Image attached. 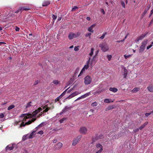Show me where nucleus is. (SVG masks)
Masks as SVG:
<instances>
[{
	"instance_id": "obj_3",
	"label": "nucleus",
	"mask_w": 153,
	"mask_h": 153,
	"mask_svg": "<svg viewBox=\"0 0 153 153\" xmlns=\"http://www.w3.org/2000/svg\"><path fill=\"white\" fill-rule=\"evenodd\" d=\"M102 146L100 143H98L96 145L95 150L96 153H101L103 151Z\"/></svg>"
},
{
	"instance_id": "obj_52",
	"label": "nucleus",
	"mask_w": 153,
	"mask_h": 153,
	"mask_svg": "<svg viewBox=\"0 0 153 153\" xmlns=\"http://www.w3.org/2000/svg\"><path fill=\"white\" fill-rule=\"evenodd\" d=\"M38 134H39L41 135H42L43 134V131H39L38 133Z\"/></svg>"
},
{
	"instance_id": "obj_19",
	"label": "nucleus",
	"mask_w": 153,
	"mask_h": 153,
	"mask_svg": "<svg viewBox=\"0 0 153 153\" xmlns=\"http://www.w3.org/2000/svg\"><path fill=\"white\" fill-rule=\"evenodd\" d=\"M36 120V118H32L30 120H29L28 122L25 123L26 125H28L30 124L32 122H34Z\"/></svg>"
},
{
	"instance_id": "obj_33",
	"label": "nucleus",
	"mask_w": 153,
	"mask_h": 153,
	"mask_svg": "<svg viewBox=\"0 0 153 153\" xmlns=\"http://www.w3.org/2000/svg\"><path fill=\"white\" fill-rule=\"evenodd\" d=\"M97 103L96 102H93L91 104V106L92 107L96 106H97Z\"/></svg>"
},
{
	"instance_id": "obj_31",
	"label": "nucleus",
	"mask_w": 153,
	"mask_h": 153,
	"mask_svg": "<svg viewBox=\"0 0 153 153\" xmlns=\"http://www.w3.org/2000/svg\"><path fill=\"white\" fill-rule=\"evenodd\" d=\"M107 34L106 32H105L103 33L102 35L100 37V39H103L105 37V35Z\"/></svg>"
},
{
	"instance_id": "obj_37",
	"label": "nucleus",
	"mask_w": 153,
	"mask_h": 153,
	"mask_svg": "<svg viewBox=\"0 0 153 153\" xmlns=\"http://www.w3.org/2000/svg\"><path fill=\"white\" fill-rule=\"evenodd\" d=\"M53 83L56 85H58L59 83V82L57 80H54L53 82Z\"/></svg>"
},
{
	"instance_id": "obj_62",
	"label": "nucleus",
	"mask_w": 153,
	"mask_h": 153,
	"mask_svg": "<svg viewBox=\"0 0 153 153\" xmlns=\"http://www.w3.org/2000/svg\"><path fill=\"white\" fill-rule=\"evenodd\" d=\"M62 19V17H59L58 19V21H59L60 20H61V19Z\"/></svg>"
},
{
	"instance_id": "obj_32",
	"label": "nucleus",
	"mask_w": 153,
	"mask_h": 153,
	"mask_svg": "<svg viewBox=\"0 0 153 153\" xmlns=\"http://www.w3.org/2000/svg\"><path fill=\"white\" fill-rule=\"evenodd\" d=\"M94 51V49L93 48H92L91 49V52L89 54V55L91 56L93 54Z\"/></svg>"
},
{
	"instance_id": "obj_46",
	"label": "nucleus",
	"mask_w": 153,
	"mask_h": 153,
	"mask_svg": "<svg viewBox=\"0 0 153 153\" xmlns=\"http://www.w3.org/2000/svg\"><path fill=\"white\" fill-rule=\"evenodd\" d=\"M131 56V55H124V57L125 59H127V58L130 57Z\"/></svg>"
},
{
	"instance_id": "obj_11",
	"label": "nucleus",
	"mask_w": 153,
	"mask_h": 153,
	"mask_svg": "<svg viewBox=\"0 0 153 153\" xmlns=\"http://www.w3.org/2000/svg\"><path fill=\"white\" fill-rule=\"evenodd\" d=\"M79 94V93L78 91H75V92L71 94V95H70L68 97H67V99H70L71 98L74 96L77 95Z\"/></svg>"
},
{
	"instance_id": "obj_53",
	"label": "nucleus",
	"mask_w": 153,
	"mask_h": 153,
	"mask_svg": "<svg viewBox=\"0 0 153 153\" xmlns=\"http://www.w3.org/2000/svg\"><path fill=\"white\" fill-rule=\"evenodd\" d=\"M152 114V112H150L148 113H146L145 114V115L146 117H148L149 115H150Z\"/></svg>"
},
{
	"instance_id": "obj_2",
	"label": "nucleus",
	"mask_w": 153,
	"mask_h": 153,
	"mask_svg": "<svg viewBox=\"0 0 153 153\" xmlns=\"http://www.w3.org/2000/svg\"><path fill=\"white\" fill-rule=\"evenodd\" d=\"M148 42V40L147 39H145L142 42L140 48L139 52L141 53L144 50Z\"/></svg>"
},
{
	"instance_id": "obj_44",
	"label": "nucleus",
	"mask_w": 153,
	"mask_h": 153,
	"mask_svg": "<svg viewBox=\"0 0 153 153\" xmlns=\"http://www.w3.org/2000/svg\"><path fill=\"white\" fill-rule=\"evenodd\" d=\"M78 8V7L77 6H75L73 7L72 8L71 11H74L75 10L77 9Z\"/></svg>"
},
{
	"instance_id": "obj_39",
	"label": "nucleus",
	"mask_w": 153,
	"mask_h": 153,
	"mask_svg": "<svg viewBox=\"0 0 153 153\" xmlns=\"http://www.w3.org/2000/svg\"><path fill=\"white\" fill-rule=\"evenodd\" d=\"M107 58L109 61H110L112 58V56L111 55H108L107 56Z\"/></svg>"
},
{
	"instance_id": "obj_60",
	"label": "nucleus",
	"mask_w": 153,
	"mask_h": 153,
	"mask_svg": "<svg viewBox=\"0 0 153 153\" xmlns=\"http://www.w3.org/2000/svg\"><path fill=\"white\" fill-rule=\"evenodd\" d=\"M57 141V140L56 139H54L53 140V143H56Z\"/></svg>"
},
{
	"instance_id": "obj_28",
	"label": "nucleus",
	"mask_w": 153,
	"mask_h": 153,
	"mask_svg": "<svg viewBox=\"0 0 153 153\" xmlns=\"http://www.w3.org/2000/svg\"><path fill=\"white\" fill-rule=\"evenodd\" d=\"M85 69L83 68L80 71L79 75H78V76H81L82 74L83 73L85 72Z\"/></svg>"
},
{
	"instance_id": "obj_45",
	"label": "nucleus",
	"mask_w": 153,
	"mask_h": 153,
	"mask_svg": "<svg viewBox=\"0 0 153 153\" xmlns=\"http://www.w3.org/2000/svg\"><path fill=\"white\" fill-rule=\"evenodd\" d=\"M25 125H26V124H25H25L24 123V122H22L21 123V124L20 125V127H22V126H24Z\"/></svg>"
},
{
	"instance_id": "obj_1",
	"label": "nucleus",
	"mask_w": 153,
	"mask_h": 153,
	"mask_svg": "<svg viewBox=\"0 0 153 153\" xmlns=\"http://www.w3.org/2000/svg\"><path fill=\"white\" fill-rule=\"evenodd\" d=\"M42 109L41 108L39 107L37 109L33 111L32 114H21L20 117H23V120H25L26 119L32 118L33 117L36 116V114L42 111Z\"/></svg>"
},
{
	"instance_id": "obj_61",
	"label": "nucleus",
	"mask_w": 153,
	"mask_h": 153,
	"mask_svg": "<svg viewBox=\"0 0 153 153\" xmlns=\"http://www.w3.org/2000/svg\"><path fill=\"white\" fill-rule=\"evenodd\" d=\"M127 73H124V78H126L127 76Z\"/></svg>"
},
{
	"instance_id": "obj_49",
	"label": "nucleus",
	"mask_w": 153,
	"mask_h": 153,
	"mask_svg": "<svg viewBox=\"0 0 153 153\" xmlns=\"http://www.w3.org/2000/svg\"><path fill=\"white\" fill-rule=\"evenodd\" d=\"M4 116V114L3 113H1L0 114V118H3Z\"/></svg>"
},
{
	"instance_id": "obj_38",
	"label": "nucleus",
	"mask_w": 153,
	"mask_h": 153,
	"mask_svg": "<svg viewBox=\"0 0 153 153\" xmlns=\"http://www.w3.org/2000/svg\"><path fill=\"white\" fill-rule=\"evenodd\" d=\"M114 108V107L113 106H108L106 109V110H109L113 109Z\"/></svg>"
},
{
	"instance_id": "obj_15",
	"label": "nucleus",
	"mask_w": 153,
	"mask_h": 153,
	"mask_svg": "<svg viewBox=\"0 0 153 153\" xmlns=\"http://www.w3.org/2000/svg\"><path fill=\"white\" fill-rule=\"evenodd\" d=\"M14 148V147L13 145H9L7 146L6 147V150L7 151L8 150L11 151L13 150Z\"/></svg>"
},
{
	"instance_id": "obj_30",
	"label": "nucleus",
	"mask_w": 153,
	"mask_h": 153,
	"mask_svg": "<svg viewBox=\"0 0 153 153\" xmlns=\"http://www.w3.org/2000/svg\"><path fill=\"white\" fill-rule=\"evenodd\" d=\"M15 107V105H10L7 108L8 110H10L13 108H14Z\"/></svg>"
},
{
	"instance_id": "obj_8",
	"label": "nucleus",
	"mask_w": 153,
	"mask_h": 153,
	"mask_svg": "<svg viewBox=\"0 0 153 153\" xmlns=\"http://www.w3.org/2000/svg\"><path fill=\"white\" fill-rule=\"evenodd\" d=\"M88 131L87 128L85 127H82L80 128L79 131L82 134H85Z\"/></svg>"
},
{
	"instance_id": "obj_10",
	"label": "nucleus",
	"mask_w": 153,
	"mask_h": 153,
	"mask_svg": "<svg viewBox=\"0 0 153 153\" xmlns=\"http://www.w3.org/2000/svg\"><path fill=\"white\" fill-rule=\"evenodd\" d=\"M147 33L143 34L140 36L138 37L135 40V42H138L140 40H141L144 38L147 35Z\"/></svg>"
},
{
	"instance_id": "obj_20",
	"label": "nucleus",
	"mask_w": 153,
	"mask_h": 153,
	"mask_svg": "<svg viewBox=\"0 0 153 153\" xmlns=\"http://www.w3.org/2000/svg\"><path fill=\"white\" fill-rule=\"evenodd\" d=\"M114 100H113L112 101H111V99H106L104 100V102L105 103H109L111 102H114Z\"/></svg>"
},
{
	"instance_id": "obj_6",
	"label": "nucleus",
	"mask_w": 153,
	"mask_h": 153,
	"mask_svg": "<svg viewBox=\"0 0 153 153\" xmlns=\"http://www.w3.org/2000/svg\"><path fill=\"white\" fill-rule=\"evenodd\" d=\"M95 56L94 57V58L92 59L91 62H90L91 58L90 57L89 58V59H88V61H87V65H85L84 66V67H83V68H84L85 69H88L89 68V64H90V65L91 66H92V61L93 60Z\"/></svg>"
},
{
	"instance_id": "obj_57",
	"label": "nucleus",
	"mask_w": 153,
	"mask_h": 153,
	"mask_svg": "<svg viewBox=\"0 0 153 153\" xmlns=\"http://www.w3.org/2000/svg\"><path fill=\"white\" fill-rule=\"evenodd\" d=\"M65 120V118H63L60 120L59 122L60 123H62L63 122L64 120Z\"/></svg>"
},
{
	"instance_id": "obj_18",
	"label": "nucleus",
	"mask_w": 153,
	"mask_h": 153,
	"mask_svg": "<svg viewBox=\"0 0 153 153\" xmlns=\"http://www.w3.org/2000/svg\"><path fill=\"white\" fill-rule=\"evenodd\" d=\"M95 26V25H92L88 28V30L91 33H93L94 32V31L92 30V29Z\"/></svg>"
},
{
	"instance_id": "obj_14",
	"label": "nucleus",
	"mask_w": 153,
	"mask_h": 153,
	"mask_svg": "<svg viewBox=\"0 0 153 153\" xmlns=\"http://www.w3.org/2000/svg\"><path fill=\"white\" fill-rule=\"evenodd\" d=\"M50 3V1L49 0H45L42 3L43 6L45 7L49 5Z\"/></svg>"
},
{
	"instance_id": "obj_50",
	"label": "nucleus",
	"mask_w": 153,
	"mask_h": 153,
	"mask_svg": "<svg viewBox=\"0 0 153 153\" xmlns=\"http://www.w3.org/2000/svg\"><path fill=\"white\" fill-rule=\"evenodd\" d=\"M20 28L19 27H18L17 26H16L15 27V30L16 31H19V30Z\"/></svg>"
},
{
	"instance_id": "obj_26",
	"label": "nucleus",
	"mask_w": 153,
	"mask_h": 153,
	"mask_svg": "<svg viewBox=\"0 0 153 153\" xmlns=\"http://www.w3.org/2000/svg\"><path fill=\"white\" fill-rule=\"evenodd\" d=\"M104 91H105V90H104V89H102L100 91H96L94 93V94L96 95L97 94H100V93Z\"/></svg>"
},
{
	"instance_id": "obj_5",
	"label": "nucleus",
	"mask_w": 153,
	"mask_h": 153,
	"mask_svg": "<svg viewBox=\"0 0 153 153\" xmlns=\"http://www.w3.org/2000/svg\"><path fill=\"white\" fill-rule=\"evenodd\" d=\"M84 82L85 85H88L91 83L92 81V79L91 76L87 75L84 78Z\"/></svg>"
},
{
	"instance_id": "obj_47",
	"label": "nucleus",
	"mask_w": 153,
	"mask_h": 153,
	"mask_svg": "<svg viewBox=\"0 0 153 153\" xmlns=\"http://www.w3.org/2000/svg\"><path fill=\"white\" fill-rule=\"evenodd\" d=\"M91 33H88L86 34L85 35V36L86 37H88V36H89V38H90V36L91 35Z\"/></svg>"
},
{
	"instance_id": "obj_17",
	"label": "nucleus",
	"mask_w": 153,
	"mask_h": 153,
	"mask_svg": "<svg viewBox=\"0 0 153 153\" xmlns=\"http://www.w3.org/2000/svg\"><path fill=\"white\" fill-rule=\"evenodd\" d=\"M68 38L70 39H72L74 38H76L75 33H70L68 36Z\"/></svg>"
},
{
	"instance_id": "obj_7",
	"label": "nucleus",
	"mask_w": 153,
	"mask_h": 153,
	"mask_svg": "<svg viewBox=\"0 0 153 153\" xmlns=\"http://www.w3.org/2000/svg\"><path fill=\"white\" fill-rule=\"evenodd\" d=\"M82 137V135H79L75 138L73 140L72 145L73 146H75L79 142Z\"/></svg>"
},
{
	"instance_id": "obj_29",
	"label": "nucleus",
	"mask_w": 153,
	"mask_h": 153,
	"mask_svg": "<svg viewBox=\"0 0 153 153\" xmlns=\"http://www.w3.org/2000/svg\"><path fill=\"white\" fill-rule=\"evenodd\" d=\"M85 69L83 68L80 71L79 75H78V76H81L82 74L83 73L85 72Z\"/></svg>"
},
{
	"instance_id": "obj_36",
	"label": "nucleus",
	"mask_w": 153,
	"mask_h": 153,
	"mask_svg": "<svg viewBox=\"0 0 153 153\" xmlns=\"http://www.w3.org/2000/svg\"><path fill=\"white\" fill-rule=\"evenodd\" d=\"M57 17V16L56 15H55L54 14H53L52 16V18H53V20L54 22L55 20L56 19Z\"/></svg>"
},
{
	"instance_id": "obj_51",
	"label": "nucleus",
	"mask_w": 153,
	"mask_h": 153,
	"mask_svg": "<svg viewBox=\"0 0 153 153\" xmlns=\"http://www.w3.org/2000/svg\"><path fill=\"white\" fill-rule=\"evenodd\" d=\"M74 50L75 51H77L79 50L78 46H76L74 48Z\"/></svg>"
},
{
	"instance_id": "obj_27",
	"label": "nucleus",
	"mask_w": 153,
	"mask_h": 153,
	"mask_svg": "<svg viewBox=\"0 0 153 153\" xmlns=\"http://www.w3.org/2000/svg\"><path fill=\"white\" fill-rule=\"evenodd\" d=\"M69 88H68L66 90H65V91H64L61 95L60 96H59L60 97L62 98V97H63L65 94L66 91H67V90Z\"/></svg>"
},
{
	"instance_id": "obj_58",
	"label": "nucleus",
	"mask_w": 153,
	"mask_h": 153,
	"mask_svg": "<svg viewBox=\"0 0 153 153\" xmlns=\"http://www.w3.org/2000/svg\"><path fill=\"white\" fill-rule=\"evenodd\" d=\"M145 126H144L142 125L139 127V129H140V130H141Z\"/></svg>"
},
{
	"instance_id": "obj_56",
	"label": "nucleus",
	"mask_w": 153,
	"mask_h": 153,
	"mask_svg": "<svg viewBox=\"0 0 153 153\" xmlns=\"http://www.w3.org/2000/svg\"><path fill=\"white\" fill-rule=\"evenodd\" d=\"M91 94V92H89L88 93H87L85 94H84V95H85V96L86 97H87L88 96L90 95Z\"/></svg>"
},
{
	"instance_id": "obj_16",
	"label": "nucleus",
	"mask_w": 153,
	"mask_h": 153,
	"mask_svg": "<svg viewBox=\"0 0 153 153\" xmlns=\"http://www.w3.org/2000/svg\"><path fill=\"white\" fill-rule=\"evenodd\" d=\"M36 130L33 131L30 134L29 136V138H32L36 134Z\"/></svg>"
},
{
	"instance_id": "obj_42",
	"label": "nucleus",
	"mask_w": 153,
	"mask_h": 153,
	"mask_svg": "<svg viewBox=\"0 0 153 153\" xmlns=\"http://www.w3.org/2000/svg\"><path fill=\"white\" fill-rule=\"evenodd\" d=\"M121 5L122 6V7L124 8H125V3L123 1H121Z\"/></svg>"
},
{
	"instance_id": "obj_21",
	"label": "nucleus",
	"mask_w": 153,
	"mask_h": 153,
	"mask_svg": "<svg viewBox=\"0 0 153 153\" xmlns=\"http://www.w3.org/2000/svg\"><path fill=\"white\" fill-rule=\"evenodd\" d=\"M150 6H148L145 9V10L144 11V12H143V13L142 14V15L143 16H144L146 14L148 11L149 10V9L150 8Z\"/></svg>"
},
{
	"instance_id": "obj_54",
	"label": "nucleus",
	"mask_w": 153,
	"mask_h": 153,
	"mask_svg": "<svg viewBox=\"0 0 153 153\" xmlns=\"http://www.w3.org/2000/svg\"><path fill=\"white\" fill-rule=\"evenodd\" d=\"M153 23V18L152 19V20L149 23V26H150Z\"/></svg>"
},
{
	"instance_id": "obj_63",
	"label": "nucleus",
	"mask_w": 153,
	"mask_h": 153,
	"mask_svg": "<svg viewBox=\"0 0 153 153\" xmlns=\"http://www.w3.org/2000/svg\"><path fill=\"white\" fill-rule=\"evenodd\" d=\"M148 124V122H145L143 123V125L144 126H145Z\"/></svg>"
},
{
	"instance_id": "obj_59",
	"label": "nucleus",
	"mask_w": 153,
	"mask_h": 153,
	"mask_svg": "<svg viewBox=\"0 0 153 153\" xmlns=\"http://www.w3.org/2000/svg\"><path fill=\"white\" fill-rule=\"evenodd\" d=\"M124 41V39H123V40H121L117 41L116 42H123Z\"/></svg>"
},
{
	"instance_id": "obj_64",
	"label": "nucleus",
	"mask_w": 153,
	"mask_h": 153,
	"mask_svg": "<svg viewBox=\"0 0 153 153\" xmlns=\"http://www.w3.org/2000/svg\"><path fill=\"white\" fill-rule=\"evenodd\" d=\"M101 11H102V13L103 14H105V11H104V10L103 9H102V10Z\"/></svg>"
},
{
	"instance_id": "obj_4",
	"label": "nucleus",
	"mask_w": 153,
	"mask_h": 153,
	"mask_svg": "<svg viewBox=\"0 0 153 153\" xmlns=\"http://www.w3.org/2000/svg\"><path fill=\"white\" fill-rule=\"evenodd\" d=\"M99 47L101 48V50L104 52L107 51L109 49L108 46L105 43L100 44L99 45Z\"/></svg>"
},
{
	"instance_id": "obj_41",
	"label": "nucleus",
	"mask_w": 153,
	"mask_h": 153,
	"mask_svg": "<svg viewBox=\"0 0 153 153\" xmlns=\"http://www.w3.org/2000/svg\"><path fill=\"white\" fill-rule=\"evenodd\" d=\"M61 98V97L60 96L57 97L55 100V102H56L58 101H59V100Z\"/></svg>"
},
{
	"instance_id": "obj_43",
	"label": "nucleus",
	"mask_w": 153,
	"mask_h": 153,
	"mask_svg": "<svg viewBox=\"0 0 153 153\" xmlns=\"http://www.w3.org/2000/svg\"><path fill=\"white\" fill-rule=\"evenodd\" d=\"M80 34V33L79 32H77L76 34H75L76 38L79 37Z\"/></svg>"
},
{
	"instance_id": "obj_34",
	"label": "nucleus",
	"mask_w": 153,
	"mask_h": 153,
	"mask_svg": "<svg viewBox=\"0 0 153 153\" xmlns=\"http://www.w3.org/2000/svg\"><path fill=\"white\" fill-rule=\"evenodd\" d=\"M31 103V102H28L27 103V104H26V105L25 106L26 108H27L30 107V106H31V105H30V104Z\"/></svg>"
},
{
	"instance_id": "obj_55",
	"label": "nucleus",
	"mask_w": 153,
	"mask_h": 153,
	"mask_svg": "<svg viewBox=\"0 0 153 153\" xmlns=\"http://www.w3.org/2000/svg\"><path fill=\"white\" fill-rule=\"evenodd\" d=\"M152 46V45H150L147 46L146 47V48L147 50L149 49Z\"/></svg>"
},
{
	"instance_id": "obj_9",
	"label": "nucleus",
	"mask_w": 153,
	"mask_h": 153,
	"mask_svg": "<svg viewBox=\"0 0 153 153\" xmlns=\"http://www.w3.org/2000/svg\"><path fill=\"white\" fill-rule=\"evenodd\" d=\"M43 109H45L43 111V113L47 112L49 110L52 109L54 108L53 106L52 107H48V105H46L44 106H42Z\"/></svg>"
},
{
	"instance_id": "obj_13",
	"label": "nucleus",
	"mask_w": 153,
	"mask_h": 153,
	"mask_svg": "<svg viewBox=\"0 0 153 153\" xmlns=\"http://www.w3.org/2000/svg\"><path fill=\"white\" fill-rule=\"evenodd\" d=\"M30 9L29 7H22L19 8V10H21V12L23 10H29Z\"/></svg>"
},
{
	"instance_id": "obj_40",
	"label": "nucleus",
	"mask_w": 153,
	"mask_h": 153,
	"mask_svg": "<svg viewBox=\"0 0 153 153\" xmlns=\"http://www.w3.org/2000/svg\"><path fill=\"white\" fill-rule=\"evenodd\" d=\"M39 82H40V81L39 80H36L35 81L33 85H37L38 84Z\"/></svg>"
},
{
	"instance_id": "obj_12",
	"label": "nucleus",
	"mask_w": 153,
	"mask_h": 153,
	"mask_svg": "<svg viewBox=\"0 0 153 153\" xmlns=\"http://www.w3.org/2000/svg\"><path fill=\"white\" fill-rule=\"evenodd\" d=\"M63 145L62 143H59L57 144L55 146V149L56 150H58L60 149Z\"/></svg>"
},
{
	"instance_id": "obj_25",
	"label": "nucleus",
	"mask_w": 153,
	"mask_h": 153,
	"mask_svg": "<svg viewBox=\"0 0 153 153\" xmlns=\"http://www.w3.org/2000/svg\"><path fill=\"white\" fill-rule=\"evenodd\" d=\"M140 89L139 87L135 88L132 90L131 92L133 93H136Z\"/></svg>"
},
{
	"instance_id": "obj_24",
	"label": "nucleus",
	"mask_w": 153,
	"mask_h": 153,
	"mask_svg": "<svg viewBox=\"0 0 153 153\" xmlns=\"http://www.w3.org/2000/svg\"><path fill=\"white\" fill-rule=\"evenodd\" d=\"M147 89L150 92H153V85H150L147 87Z\"/></svg>"
},
{
	"instance_id": "obj_23",
	"label": "nucleus",
	"mask_w": 153,
	"mask_h": 153,
	"mask_svg": "<svg viewBox=\"0 0 153 153\" xmlns=\"http://www.w3.org/2000/svg\"><path fill=\"white\" fill-rule=\"evenodd\" d=\"M69 108V107H68L67 106H66L64 108L62 111L60 113V114H62L64 113L65 112L67 111L68 109Z\"/></svg>"
},
{
	"instance_id": "obj_22",
	"label": "nucleus",
	"mask_w": 153,
	"mask_h": 153,
	"mask_svg": "<svg viewBox=\"0 0 153 153\" xmlns=\"http://www.w3.org/2000/svg\"><path fill=\"white\" fill-rule=\"evenodd\" d=\"M109 90L110 91L114 93L117 92L118 91V89L117 88L114 87H111L109 88Z\"/></svg>"
},
{
	"instance_id": "obj_35",
	"label": "nucleus",
	"mask_w": 153,
	"mask_h": 153,
	"mask_svg": "<svg viewBox=\"0 0 153 153\" xmlns=\"http://www.w3.org/2000/svg\"><path fill=\"white\" fill-rule=\"evenodd\" d=\"M103 137V136L102 134H100L99 135L98 137H97V139H101Z\"/></svg>"
},
{
	"instance_id": "obj_48",
	"label": "nucleus",
	"mask_w": 153,
	"mask_h": 153,
	"mask_svg": "<svg viewBox=\"0 0 153 153\" xmlns=\"http://www.w3.org/2000/svg\"><path fill=\"white\" fill-rule=\"evenodd\" d=\"M153 14V8L151 10L150 14L149 15V17H150Z\"/></svg>"
}]
</instances>
